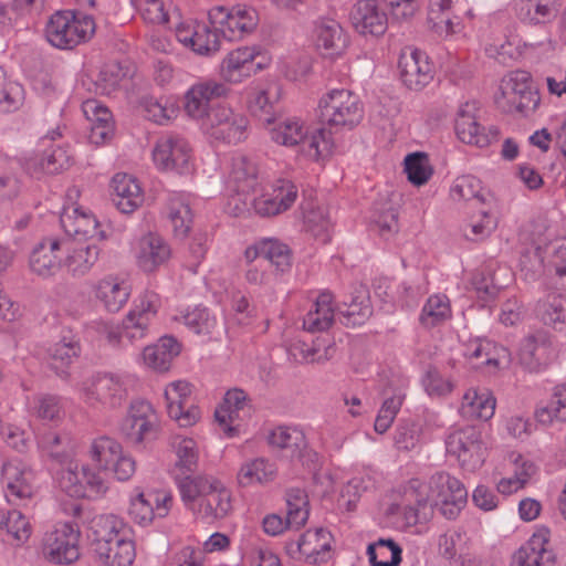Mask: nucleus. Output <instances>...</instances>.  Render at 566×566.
<instances>
[{"label": "nucleus", "instance_id": "1", "mask_svg": "<svg viewBox=\"0 0 566 566\" xmlns=\"http://www.w3.org/2000/svg\"><path fill=\"white\" fill-rule=\"evenodd\" d=\"M270 136L273 142L283 146L303 145V150L308 156L319 159L331 154L333 140L331 132L319 128L311 136L303 124L296 118H284L277 124H272Z\"/></svg>", "mask_w": 566, "mask_h": 566}, {"label": "nucleus", "instance_id": "2", "mask_svg": "<svg viewBox=\"0 0 566 566\" xmlns=\"http://www.w3.org/2000/svg\"><path fill=\"white\" fill-rule=\"evenodd\" d=\"M319 120L331 129H353L364 117L359 97L348 90H332L318 104Z\"/></svg>", "mask_w": 566, "mask_h": 566}, {"label": "nucleus", "instance_id": "3", "mask_svg": "<svg viewBox=\"0 0 566 566\" xmlns=\"http://www.w3.org/2000/svg\"><path fill=\"white\" fill-rule=\"evenodd\" d=\"M196 443L192 439H182L177 447V467L181 474H176L175 481L180 495H210L212 493L226 492L224 484L212 476H191L197 467L198 454L195 450Z\"/></svg>", "mask_w": 566, "mask_h": 566}, {"label": "nucleus", "instance_id": "4", "mask_svg": "<svg viewBox=\"0 0 566 566\" xmlns=\"http://www.w3.org/2000/svg\"><path fill=\"white\" fill-rule=\"evenodd\" d=\"M95 32V22L90 15L77 17L73 11L54 13L46 24L48 41L55 48L69 50L88 40Z\"/></svg>", "mask_w": 566, "mask_h": 566}, {"label": "nucleus", "instance_id": "5", "mask_svg": "<svg viewBox=\"0 0 566 566\" xmlns=\"http://www.w3.org/2000/svg\"><path fill=\"white\" fill-rule=\"evenodd\" d=\"M81 399L91 407L118 408L127 398L123 379L112 373H97L82 381Z\"/></svg>", "mask_w": 566, "mask_h": 566}, {"label": "nucleus", "instance_id": "6", "mask_svg": "<svg viewBox=\"0 0 566 566\" xmlns=\"http://www.w3.org/2000/svg\"><path fill=\"white\" fill-rule=\"evenodd\" d=\"M209 22L228 41H240L251 34L259 23L255 9L235 6L231 9L214 7L209 13Z\"/></svg>", "mask_w": 566, "mask_h": 566}, {"label": "nucleus", "instance_id": "7", "mask_svg": "<svg viewBox=\"0 0 566 566\" xmlns=\"http://www.w3.org/2000/svg\"><path fill=\"white\" fill-rule=\"evenodd\" d=\"M119 431L127 443L143 447L157 439L159 422L148 401L136 400L130 403L127 416L122 420Z\"/></svg>", "mask_w": 566, "mask_h": 566}, {"label": "nucleus", "instance_id": "8", "mask_svg": "<svg viewBox=\"0 0 566 566\" xmlns=\"http://www.w3.org/2000/svg\"><path fill=\"white\" fill-rule=\"evenodd\" d=\"M448 455L455 458L460 467L475 471L484 462V448L481 432L473 426H467L450 432L446 439Z\"/></svg>", "mask_w": 566, "mask_h": 566}, {"label": "nucleus", "instance_id": "9", "mask_svg": "<svg viewBox=\"0 0 566 566\" xmlns=\"http://www.w3.org/2000/svg\"><path fill=\"white\" fill-rule=\"evenodd\" d=\"M248 119L231 108L219 105L203 120L205 133L214 142L237 144L247 137Z\"/></svg>", "mask_w": 566, "mask_h": 566}, {"label": "nucleus", "instance_id": "10", "mask_svg": "<svg viewBox=\"0 0 566 566\" xmlns=\"http://www.w3.org/2000/svg\"><path fill=\"white\" fill-rule=\"evenodd\" d=\"M81 531L71 522L59 523L45 534L43 552L54 564L70 565L80 558Z\"/></svg>", "mask_w": 566, "mask_h": 566}, {"label": "nucleus", "instance_id": "11", "mask_svg": "<svg viewBox=\"0 0 566 566\" xmlns=\"http://www.w3.org/2000/svg\"><path fill=\"white\" fill-rule=\"evenodd\" d=\"M474 102L462 104L457 112L454 130L462 143L484 148L496 143L501 132L495 125L481 126L476 120Z\"/></svg>", "mask_w": 566, "mask_h": 566}, {"label": "nucleus", "instance_id": "12", "mask_svg": "<svg viewBox=\"0 0 566 566\" xmlns=\"http://www.w3.org/2000/svg\"><path fill=\"white\" fill-rule=\"evenodd\" d=\"M153 159L160 170L186 174L190 170L191 148L184 137L167 134L157 140Z\"/></svg>", "mask_w": 566, "mask_h": 566}, {"label": "nucleus", "instance_id": "13", "mask_svg": "<svg viewBox=\"0 0 566 566\" xmlns=\"http://www.w3.org/2000/svg\"><path fill=\"white\" fill-rule=\"evenodd\" d=\"M164 396L168 416L180 427L193 426L200 419V409L193 403L190 385L187 381L169 384Z\"/></svg>", "mask_w": 566, "mask_h": 566}, {"label": "nucleus", "instance_id": "14", "mask_svg": "<svg viewBox=\"0 0 566 566\" xmlns=\"http://www.w3.org/2000/svg\"><path fill=\"white\" fill-rule=\"evenodd\" d=\"M63 265L73 277H82L91 272L98 261L101 249L97 244L81 239L63 238Z\"/></svg>", "mask_w": 566, "mask_h": 566}, {"label": "nucleus", "instance_id": "15", "mask_svg": "<svg viewBox=\"0 0 566 566\" xmlns=\"http://www.w3.org/2000/svg\"><path fill=\"white\" fill-rule=\"evenodd\" d=\"M551 532L538 528L511 558V566H554L556 556L548 547Z\"/></svg>", "mask_w": 566, "mask_h": 566}, {"label": "nucleus", "instance_id": "16", "mask_svg": "<svg viewBox=\"0 0 566 566\" xmlns=\"http://www.w3.org/2000/svg\"><path fill=\"white\" fill-rule=\"evenodd\" d=\"M128 534L126 524L122 518L114 514L94 515L86 530V539L91 552L95 556L98 553L106 552L107 545H111L118 537Z\"/></svg>", "mask_w": 566, "mask_h": 566}, {"label": "nucleus", "instance_id": "17", "mask_svg": "<svg viewBox=\"0 0 566 566\" xmlns=\"http://www.w3.org/2000/svg\"><path fill=\"white\" fill-rule=\"evenodd\" d=\"M398 69L401 82L409 90L420 91L433 77L427 54L418 49L403 50L399 56Z\"/></svg>", "mask_w": 566, "mask_h": 566}, {"label": "nucleus", "instance_id": "18", "mask_svg": "<svg viewBox=\"0 0 566 566\" xmlns=\"http://www.w3.org/2000/svg\"><path fill=\"white\" fill-rule=\"evenodd\" d=\"M400 492L403 495H468L464 483L446 471L436 472L427 482L412 478Z\"/></svg>", "mask_w": 566, "mask_h": 566}, {"label": "nucleus", "instance_id": "19", "mask_svg": "<svg viewBox=\"0 0 566 566\" xmlns=\"http://www.w3.org/2000/svg\"><path fill=\"white\" fill-rule=\"evenodd\" d=\"M61 227L66 237L72 239H81V241H90L93 239L103 240L106 234L101 230V224L96 217L85 211L82 207H73L64 209L60 217Z\"/></svg>", "mask_w": 566, "mask_h": 566}, {"label": "nucleus", "instance_id": "20", "mask_svg": "<svg viewBox=\"0 0 566 566\" xmlns=\"http://www.w3.org/2000/svg\"><path fill=\"white\" fill-rule=\"evenodd\" d=\"M271 188V192L254 200L255 211L261 217H273L285 212L291 209L298 196L297 187L289 179H277Z\"/></svg>", "mask_w": 566, "mask_h": 566}, {"label": "nucleus", "instance_id": "21", "mask_svg": "<svg viewBox=\"0 0 566 566\" xmlns=\"http://www.w3.org/2000/svg\"><path fill=\"white\" fill-rule=\"evenodd\" d=\"M63 252V238H45L39 242L30 254V269L41 277L55 275L63 265V260L57 255Z\"/></svg>", "mask_w": 566, "mask_h": 566}, {"label": "nucleus", "instance_id": "22", "mask_svg": "<svg viewBox=\"0 0 566 566\" xmlns=\"http://www.w3.org/2000/svg\"><path fill=\"white\" fill-rule=\"evenodd\" d=\"M227 94L224 84L206 81L192 85L185 95L184 108L187 115L195 119L207 118L209 104L212 98Z\"/></svg>", "mask_w": 566, "mask_h": 566}, {"label": "nucleus", "instance_id": "23", "mask_svg": "<svg viewBox=\"0 0 566 566\" xmlns=\"http://www.w3.org/2000/svg\"><path fill=\"white\" fill-rule=\"evenodd\" d=\"M352 22L357 32L374 36L382 35L388 27V19L374 0H360L352 11Z\"/></svg>", "mask_w": 566, "mask_h": 566}, {"label": "nucleus", "instance_id": "24", "mask_svg": "<svg viewBox=\"0 0 566 566\" xmlns=\"http://www.w3.org/2000/svg\"><path fill=\"white\" fill-rule=\"evenodd\" d=\"M111 188L112 200L122 213H133L144 202L138 181L128 174H116L112 178Z\"/></svg>", "mask_w": 566, "mask_h": 566}, {"label": "nucleus", "instance_id": "25", "mask_svg": "<svg viewBox=\"0 0 566 566\" xmlns=\"http://www.w3.org/2000/svg\"><path fill=\"white\" fill-rule=\"evenodd\" d=\"M314 33L316 48L324 56H338L348 44L342 25L334 19L324 18L316 21Z\"/></svg>", "mask_w": 566, "mask_h": 566}, {"label": "nucleus", "instance_id": "26", "mask_svg": "<svg viewBox=\"0 0 566 566\" xmlns=\"http://www.w3.org/2000/svg\"><path fill=\"white\" fill-rule=\"evenodd\" d=\"M171 255V249L164 238L157 233H148L139 240L137 264L146 273L155 272Z\"/></svg>", "mask_w": 566, "mask_h": 566}, {"label": "nucleus", "instance_id": "27", "mask_svg": "<svg viewBox=\"0 0 566 566\" xmlns=\"http://www.w3.org/2000/svg\"><path fill=\"white\" fill-rule=\"evenodd\" d=\"M339 321L347 327H355L365 324L373 315V306L367 289L360 286L337 306Z\"/></svg>", "mask_w": 566, "mask_h": 566}, {"label": "nucleus", "instance_id": "28", "mask_svg": "<svg viewBox=\"0 0 566 566\" xmlns=\"http://www.w3.org/2000/svg\"><path fill=\"white\" fill-rule=\"evenodd\" d=\"M280 97L281 88L279 85L271 84L265 88H255L249 93V109L253 116L265 124H274Z\"/></svg>", "mask_w": 566, "mask_h": 566}, {"label": "nucleus", "instance_id": "29", "mask_svg": "<svg viewBox=\"0 0 566 566\" xmlns=\"http://www.w3.org/2000/svg\"><path fill=\"white\" fill-rule=\"evenodd\" d=\"M1 482L11 495H33L34 473L18 460L2 465Z\"/></svg>", "mask_w": 566, "mask_h": 566}, {"label": "nucleus", "instance_id": "30", "mask_svg": "<svg viewBox=\"0 0 566 566\" xmlns=\"http://www.w3.org/2000/svg\"><path fill=\"white\" fill-rule=\"evenodd\" d=\"M95 297L103 303L106 311L118 312L129 298V290L124 281L116 276H105L94 287Z\"/></svg>", "mask_w": 566, "mask_h": 566}, {"label": "nucleus", "instance_id": "31", "mask_svg": "<svg viewBox=\"0 0 566 566\" xmlns=\"http://www.w3.org/2000/svg\"><path fill=\"white\" fill-rule=\"evenodd\" d=\"M179 353L178 340L172 336H163L156 344L144 348L143 359L148 367L158 371H167Z\"/></svg>", "mask_w": 566, "mask_h": 566}, {"label": "nucleus", "instance_id": "32", "mask_svg": "<svg viewBox=\"0 0 566 566\" xmlns=\"http://www.w3.org/2000/svg\"><path fill=\"white\" fill-rule=\"evenodd\" d=\"M512 7L516 18L527 25L545 24L556 17L552 0H512Z\"/></svg>", "mask_w": 566, "mask_h": 566}, {"label": "nucleus", "instance_id": "33", "mask_svg": "<svg viewBox=\"0 0 566 566\" xmlns=\"http://www.w3.org/2000/svg\"><path fill=\"white\" fill-rule=\"evenodd\" d=\"M304 560L311 565L327 563L332 557L333 535L326 528L308 530L303 534Z\"/></svg>", "mask_w": 566, "mask_h": 566}, {"label": "nucleus", "instance_id": "34", "mask_svg": "<svg viewBox=\"0 0 566 566\" xmlns=\"http://www.w3.org/2000/svg\"><path fill=\"white\" fill-rule=\"evenodd\" d=\"M533 90L531 75L525 71H515L502 81L501 94L495 97L497 106L505 113H512L516 99Z\"/></svg>", "mask_w": 566, "mask_h": 566}, {"label": "nucleus", "instance_id": "35", "mask_svg": "<svg viewBox=\"0 0 566 566\" xmlns=\"http://www.w3.org/2000/svg\"><path fill=\"white\" fill-rule=\"evenodd\" d=\"M255 48H238L231 51L223 60L221 72L223 77L229 82H240L242 76H249L255 56L258 55Z\"/></svg>", "mask_w": 566, "mask_h": 566}, {"label": "nucleus", "instance_id": "36", "mask_svg": "<svg viewBox=\"0 0 566 566\" xmlns=\"http://www.w3.org/2000/svg\"><path fill=\"white\" fill-rule=\"evenodd\" d=\"M172 497L150 501L148 497H132L129 514L139 525H149L156 517H165L170 511Z\"/></svg>", "mask_w": 566, "mask_h": 566}, {"label": "nucleus", "instance_id": "37", "mask_svg": "<svg viewBox=\"0 0 566 566\" xmlns=\"http://www.w3.org/2000/svg\"><path fill=\"white\" fill-rule=\"evenodd\" d=\"M333 295L321 293L303 319V328L311 333L327 331L334 322Z\"/></svg>", "mask_w": 566, "mask_h": 566}, {"label": "nucleus", "instance_id": "38", "mask_svg": "<svg viewBox=\"0 0 566 566\" xmlns=\"http://www.w3.org/2000/svg\"><path fill=\"white\" fill-rule=\"evenodd\" d=\"M463 355L478 364L497 366L500 359L507 356V350L486 338L476 337L463 344Z\"/></svg>", "mask_w": 566, "mask_h": 566}, {"label": "nucleus", "instance_id": "39", "mask_svg": "<svg viewBox=\"0 0 566 566\" xmlns=\"http://www.w3.org/2000/svg\"><path fill=\"white\" fill-rule=\"evenodd\" d=\"M495 403L490 392L469 389L463 396L460 410L464 418L486 421L493 417Z\"/></svg>", "mask_w": 566, "mask_h": 566}, {"label": "nucleus", "instance_id": "40", "mask_svg": "<svg viewBox=\"0 0 566 566\" xmlns=\"http://www.w3.org/2000/svg\"><path fill=\"white\" fill-rule=\"evenodd\" d=\"M230 180L234 184L239 193L255 191L259 186L256 165L245 156L233 157Z\"/></svg>", "mask_w": 566, "mask_h": 566}, {"label": "nucleus", "instance_id": "41", "mask_svg": "<svg viewBox=\"0 0 566 566\" xmlns=\"http://www.w3.org/2000/svg\"><path fill=\"white\" fill-rule=\"evenodd\" d=\"M105 551L94 556L103 566H130L136 557L135 543L128 534L107 545Z\"/></svg>", "mask_w": 566, "mask_h": 566}, {"label": "nucleus", "instance_id": "42", "mask_svg": "<svg viewBox=\"0 0 566 566\" xmlns=\"http://www.w3.org/2000/svg\"><path fill=\"white\" fill-rule=\"evenodd\" d=\"M167 217L171 223L176 238L185 239L192 224V212L186 199L177 193L170 195L167 200Z\"/></svg>", "mask_w": 566, "mask_h": 566}, {"label": "nucleus", "instance_id": "43", "mask_svg": "<svg viewBox=\"0 0 566 566\" xmlns=\"http://www.w3.org/2000/svg\"><path fill=\"white\" fill-rule=\"evenodd\" d=\"M182 501L207 521L223 518L232 510L231 497H182Z\"/></svg>", "mask_w": 566, "mask_h": 566}, {"label": "nucleus", "instance_id": "44", "mask_svg": "<svg viewBox=\"0 0 566 566\" xmlns=\"http://www.w3.org/2000/svg\"><path fill=\"white\" fill-rule=\"evenodd\" d=\"M452 316L450 301L444 294L431 295L422 306L419 322L424 328L442 325Z\"/></svg>", "mask_w": 566, "mask_h": 566}, {"label": "nucleus", "instance_id": "45", "mask_svg": "<svg viewBox=\"0 0 566 566\" xmlns=\"http://www.w3.org/2000/svg\"><path fill=\"white\" fill-rule=\"evenodd\" d=\"M78 354V342L64 337L50 349L49 366L59 377L65 378L69 376V367Z\"/></svg>", "mask_w": 566, "mask_h": 566}, {"label": "nucleus", "instance_id": "46", "mask_svg": "<svg viewBox=\"0 0 566 566\" xmlns=\"http://www.w3.org/2000/svg\"><path fill=\"white\" fill-rule=\"evenodd\" d=\"M160 306L161 298L159 294L154 291H146L139 296V303L135 305V308L128 312L127 316H132L134 325L140 329L144 337L148 332L150 321L156 316Z\"/></svg>", "mask_w": 566, "mask_h": 566}, {"label": "nucleus", "instance_id": "47", "mask_svg": "<svg viewBox=\"0 0 566 566\" xmlns=\"http://www.w3.org/2000/svg\"><path fill=\"white\" fill-rule=\"evenodd\" d=\"M535 416L543 424L566 421V384H558L553 388L551 399L536 409Z\"/></svg>", "mask_w": 566, "mask_h": 566}, {"label": "nucleus", "instance_id": "48", "mask_svg": "<svg viewBox=\"0 0 566 566\" xmlns=\"http://www.w3.org/2000/svg\"><path fill=\"white\" fill-rule=\"evenodd\" d=\"M371 566H399L402 549L392 538H379L367 547Z\"/></svg>", "mask_w": 566, "mask_h": 566}, {"label": "nucleus", "instance_id": "49", "mask_svg": "<svg viewBox=\"0 0 566 566\" xmlns=\"http://www.w3.org/2000/svg\"><path fill=\"white\" fill-rule=\"evenodd\" d=\"M551 345V338L545 332H537L526 336L520 346L522 363L531 368L538 366Z\"/></svg>", "mask_w": 566, "mask_h": 566}, {"label": "nucleus", "instance_id": "50", "mask_svg": "<svg viewBox=\"0 0 566 566\" xmlns=\"http://www.w3.org/2000/svg\"><path fill=\"white\" fill-rule=\"evenodd\" d=\"M263 259L269 261L277 272L285 273L291 270L293 253L290 247L277 239H262Z\"/></svg>", "mask_w": 566, "mask_h": 566}, {"label": "nucleus", "instance_id": "51", "mask_svg": "<svg viewBox=\"0 0 566 566\" xmlns=\"http://www.w3.org/2000/svg\"><path fill=\"white\" fill-rule=\"evenodd\" d=\"M30 411L42 421L57 422L64 416L61 398L55 395L40 394L33 397Z\"/></svg>", "mask_w": 566, "mask_h": 566}, {"label": "nucleus", "instance_id": "52", "mask_svg": "<svg viewBox=\"0 0 566 566\" xmlns=\"http://www.w3.org/2000/svg\"><path fill=\"white\" fill-rule=\"evenodd\" d=\"M521 462L516 467V470L512 476L503 478L497 482V491L502 495H512L513 493L522 490L536 473V467L533 462L524 460L522 455H518L516 463Z\"/></svg>", "mask_w": 566, "mask_h": 566}, {"label": "nucleus", "instance_id": "53", "mask_svg": "<svg viewBox=\"0 0 566 566\" xmlns=\"http://www.w3.org/2000/svg\"><path fill=\"white\" fill-rule=\"evenodd\" d=\"M459 0H430L428 20L434 28L446 27L447 33L453 32L454 23H459V17L454 14V6Z\"/></svg>", "mask_w": 566, "mask_h": 566}, {"label": "nucleus", "instance_id": "54", "mask_svg": "<svg viewBox=\"0 0 566 566\" xmlns=\"http://www.w3.org/2000/svg\"><path fill=\"white\" fill-rule=\"evenodd\" d=\"M90 452L99 469L109 470L111 465L123 453V448L115 439L104 436L93 441Z\"/></svg>", "mask_w": 566, "mask_h": 566}, {"label": "nucleus", "instance_id": "55", "mask_svg": "<svg viewBox=\"0 0 566 566\" xmlns=\"http://www.w3.org/2000/svg\"><path fill=\"white\" fill-rule=\"evenodd\" d=\"M275 473L276 468L274 463H271L263 458H259L241 468L238 474V481L241 485L264 483L271 481Z\"/></svg>", "mask_w": 566, "mask_h": 566}, {"label": "nucleus", "instance_id": "56", "mask_svg": "<svg viewBox=\"0 0 566 566\" xmlns=\"http://www.w3.org/2000/svg\"><path fill=\"white\" fill-rule=\"evenodd\" d=\"M305 434L303 431L292 427H277L273 429L269 437L268 442L272 447H276L282 450H287L290 455L305 447Z\"/></svg>", "mask_w": 566, "mask_h": 566}, {"label": "nucleus", "instance_id": "57", "mask_svg": "<svg viewBox=\"0 0 566 566\" xmlns=\"http://www.w3.org/2000/svg\"><path fill=\"white\" fill-rule=\"evenodd\" d=\"M422 434L421 423L413 418H401L395 430V444L397 449L410 451L420 442Z\"/></svg>", "mask_w": 566, "mask_h": 566}, {"label": "nucleus", "instance_id": "58", "mask_svg": "<svg viewBox=\"0 0 566 566\" xmlns=\"http://www.w3.org/2000/svg\"><path fill=\"white\" fill-rule=\"evenodd\" d=\"M405 171L412 185L422 186L431 178L433 168L427 154L412 153L405 158Z\"/></svg>", "mask_w": 566, "mask_h": 566}, {"label": "nucleus", "instance_id": "59", "mask_svg": "<svg viewBox=\"0 0 566 566\" xmlns=\"http://www.w3.org/2000/svg\"><path fill=\"white\" fill-rule=\"evenodd\" d=\"M199 55H212L220 50V33L212 25L196 23V35L190 48Z\"/></svg>", "mask_w": 566, "mask_h": 566}, {"label": "nucleus", "instance_id": "60", "mask_svg": "<svg viewBox=\"0 0 566 566\" xmlns=\"http://www.w3.org/2000/svg\"><path fill=\"white\" fill-rule=\"evenodd\" d=\"M450 196L453 200H472L484 202L483 187L479 178L472 175L458 177L450 189Z\"/></svg>", "mask_w": 566, "mask_h": 566}, {"label": "nucleus", "instance_id": "61", "mask_svg": "<svg viewBox=\"0 0 566 566\" xmlns=\"http://www.w3.org/2000/svg\"><path fill=\"white\" fill-rule=\"evenodd\" d=\"M421 384L428 396L441 398L450 395L454 388L450 378H446L436 366H428L424 371Z\"/></svg>", "mask_w": 566, "mask_h": 566}, {"label": "nucleus", "instance_id": "62", "mask_svg": "<svg viewBox=\"0 0 566 566\" xmlns=\"http://www.w3.org/2000/svg\"><path fill=\"white\" fill-rule=\"evenodd\" d=\"M185 325L198 335H211L217 327V318L207 307L196 306L184 315Z\"/></svg>", "mask_w": 566, "mask_h": 566}, {"label": "nucleus", "instance_id": "63", "mask_svg": "<svg viewBox=\"0 0 566 566\" xmlns=\"http://www.w3.org/2000/svg\"><path fill=\"white\" fill-rule=\"evenodd\" d=\"M409 386V379L405 376L398 375L388 384L384 389L385 400L382 407L391 412L395 417L401 409L406 399V391Z\"/></svg>", "mask_w": 566, "mask_h": 566}, {"label": "nucleus", "instance_id": "64", "mask_svg": "<svg viewBox=\"0 0 566 566\" xmlns=\"http://www.w3.org/2000/svg\"><path fill=\"white\" fill-rule=\"evenodd\" d=\"M546 271L555 285L566 291V244L563 243L554 249L546 264Z\"/></svg>", "mask_w": 566, "mask_h": 566}]
</instances>
